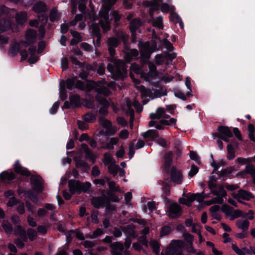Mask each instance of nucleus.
Here are the masks:
<instances>
[{
	"instance_id": "1",
	"label": "nucleus",
	"mask_w": 255,
	"mask_h": 255,
	"mask_svg": "<svg viewBox=\"0 0 255 255\" xmlns=\"http://www.w3.org/2000/svg\"><path fill=\"white\" fill-rule=\"evenodd\" d=\"M99 87L96 89L97 93L96 98L103 105L99 110V113L102 115H106L108 114V107L109 104L105 98L110 94V91L105 86Z\"/></svg>"
},
{
	"instance_id": "2",
	"label": "nucleus",
	"mask_w": 255,
	"mask_h": 255,
	"mask_svg": "<svg viewBox=\"0 0 255 255\" xmlns=\"http://www.w3.org/2000/svg\"><path fill=\"white\" fill-rule=\"evenodd\" d=\"M114 67L112 64L107 66L108 70L113 74V78H123L127 73V67L125 63L121 60H115Z\"/></svg>"
},
{
	"instance_id": "3",
	"label": "nucleus",
	"mask_w": 255,
	"mask_h": 255,
	"mask_svg": "<svg viewBox=\"0 0 255 255\" xmlns=\"http://www.w3.org/2000/svg\"><path fill=\"white\" fill-rule=\"evenodd\" d=\"M184 245L182 240H172L161 255H182L181 248Z\"/></svg>"
},
{
	"instance_id": "4",
	"label": "nucleus",
	"mask_w": 255,
	"mask_h": 255,
	"mask_svg": "<svg viewBox=\"0 0 255 255\" xmlns=\"http://www.w3.org/2000/svg\"><path fill=\"white\" fill-rule=\"evenodd\" d=\"M111 4L108 3L107 4L103 6L99 12L100 20L99 22L105 31L109 30L110 27V21L108 16V12L111 6Z\"/></svg>"
},
{
	"instance_id": "5",
	"label": "nucleus",
	"mask_w": 255,
	"mask_h": 255,
	"mask_svg": "<svg viewBox=\"0 0 255 255\" xmlns=\"http://www.w3.org/2000/svg\"><path fill=\"white\" fill-rule=\"evenodd\" d=\"M222 211L230 218L231 220L243 216L242 212L239 210H235L232 207L227 205H223L222 208Z\"/></svg>"
},
{
	"instance_id": "6",
	"label": "nucleus",
	"mask_w": 255,
	"mask_h": 255,
	"mask_svg": "<svg viewBox=\"0 0 255 255\" xmlns=\"http://www.w3.org/2000/svg\"><path fill=\"white\" fill-rule=\"evenodd\" d=\"M150 117L152 119L151 121L149 123V126L150 127H154L156 124V121L155 120L156 119H160L162 118L163 119H168L169 116L167 115L165 113L164 109L163 108H158L155 113H152L150 114Z\"/></svg>"
},
{
	"instance_id": "7",
	"label": "nucleus",
	"mask_w": 255,
	"mask_h": 255,
	"mask_svg": "<svg viewBox=\"0 0 255 255\" xmlns=\"http://www.w3.org/2000/svg\"><path fill=\"white\" fill-rule=\"evenodd\" d=\"M11 26L9 22L6 20L0 21V33L4 32ZM8 38L3 35L0 34V44L1 45L5 44L8 42Z\"/></svg>"
},
{
	"instance_id": "8",
	"label": "nucleus",
	"mask_w": 255,
	"mask_h": 255,
	"mask_svg": "<svg viewBox=\"0 0 255 255\" xmlns=\"http://www.w3.org/2000/svg\"><path fill=\"white\" fill-rule=\"evenodd\" d=\"M170 178L171 181L176 184H180L182 183L183 177L181 172L173 167L170 172Z\"/></svg>"
},
{
	"instance_id": "9",
	"label": "nucleus",
	"mask_w": 255,
	"mask_h": 255,
	"mask_svg": "<svg viewBox=\"0 0 255 255\" xmlns=\"http://www.w3.org/2000/svg\"><path fill=\"white\" fill-rule=\"evenodd\" d=\"M181 209L177 203H172L168 207V216L174 218L180 215Z\"/></svg>"
},
{
	"instance_id": "10",
	"label": "nucleus",
	"mask_w": 255,
	"mask_h": 255,
	"mask_svg": "<svg viewBox=\"0 0 255 255\" xmlns=\"http://www.w3.org/2000/svg\"><path fill=\"white\" fill-rule=\"evenodd\" d=\"M17 234L18 235L19 237L21 238L22 241L20 240L19 239H17L15 240V244L18 247L20 248H22L24 245V242H26V232L25 231L22 230V229L20 227H18Z\"/></svg>"
},
{
	"instance_id": "11",
	"label": "nucleus",
	"mask_w": 255,
	"mask_h": 255,
	"mask_svg": "<svg viewBox=\"0 0 255 255\" xmlns=\"http://www.w3.org/2000/svg\"><path fill=\"white\" fill-rule=\"evenodd\" d=\"M32 186L33 189L37 192H41L43 190L42 186V179L38 176H32L30 178Z\"/></svg>"
},
{
	"instance_id": "12",
	"label": "nucleus",
	"mask_w": 255,
	"mask_h": 255,
	"mask_svg": "<svg viewBox=\"0 0 255 255\" xmlns=\"http://www.w3.org/2000/svg\"><path fill=\"white\" fill-rule=\"evenodd\" d=\"M144 145V142L142 140H139L136 144L135 147L134 146V140H132L129 145V158H131L134 154L135 150L142 148Z\"/></svg>"
},
{
	"instance_id": "13",
	"label": "nucleus",
	"mask_w": 255,
	"mask_h": 255,
	"mask_svg": "<svg viewBox=\"0 0 255 255\" xmlns=\"http://www.w3.org/2000/svg\"><path fill=\"white\" fill-rule=\"evenodd\" d=\"M232 196L237 199H242L246 200H249L253 198L252 194L244 190H240L237 194L233 193Z\"/></svg>"
},
{
	"instance_id": "14",
	"label": "nucleus",
	"mask_w": 255,
	"mask_h": 255,
	"mask_svg": "<svg viewBox=\"0 0 255 255\" xmlns=\"http://www.w3.org/2000/svg\"><path fill=\"white\" fill-rule=\"evenodd\" d=\"M141 25V22L139 18H135L131 20L130 22V30L132 33V41L134 42L135 41V38L134 37V34L135 30H137L139 26Z\"/></svg>"
},
{
	"instance_id": "15",
	"label": "nucleus",
	"mask_w": 255,
	"mask_h": 255,
	"mask_svg": "<svg viewBox=\"0 0 255 255\" xmlns=\"http://www.w3.org/2000/svg\"><path fill=\"white\" fill-rule=\"evenodd\" d=\"M90 30L91 33L97 37V46H100L101 35L100 33V29L98 25L96 23H92L90 25Z\"/></svg>"
},
{
	"instance_id": "16",
	"label": "nucleus",
	"mask_w": 255,
	"mask_h": 255,
	"mask_svg": "<svg viewBox=\"0 0 255 255\" xmlns=\"http://www.w3.org/2000/svg\"><path fill=\"white\" fill-rule=\"evenodd\" d=\"M36 31L33 30H29L27 31L25 34V41H23L25 43V45H27V46L30 44L35 42L36 38Z\"/></svg>"
},
{
	"instance_id": "17",
	"label": "nucleus",
	"mask_w": 255,
	"mask_h": 255,
	"mask_svg": "<svg viewBox=\"0 0 255 255\" xmlns=\"http://www.w3.org/2000/svg\"><path fill=\"white\" fill-rule=\"evenodd\" d=\"M26 46L27 45H25V43L23 41L12 44L10 46L9 53L12 55H15L17 53L20 48Z\"/></svg>"
},
{
	"instance_id": "18",
	"label": "nucleus",
	"mask_w": 255,
	"mask_h": 255,
	"mask_svg": "<svg viewBox=\"0 0 255 255\" xmlns=\"http://www.w3.org/2000/svg\"><path fill=\"white\" fill-rule=\"evenodd\" d=\"M141 97L143 104H146L150 99H152L151 92L145 89L144 87H140Z\"/></svg>"
},
{
	"instance_id": "19",
	"label": "nucleus",
	"mask_w": 255,
	"mask_h": 255,
	"mask_svg": "<svg viewBox=\"0 0 255 255\" xmlns=\"http://www.w3.org/2000/svg\"><path fill=\"white\" fill-rule=\"evenodd\" d=\"M82 183L77 181H70L69 183V189L72 193L81 192Z\"/></svg>"
},
{
	"instance_id": "20",
	"label": "nucleus",
	"mask_w": 255,
	"mask_h": 255,
	"mask_svg": "<svg viewBox=\"0 0 255 255\" xmlns=\"http://www.w3.org/2000/svg\"><path fill=\"white\" fill-rule=\"evenodd\" d=\"M14 170L16 173L23 176H29L30 175L29 172L26 168L22 167L18 161H16L14 164Z\"/></svg>"
},
{
	"instance_id": "21",
	"label": "nucleus",
	"mask_w": 255,
	"mask_h": 255,
	"mask_svg": "<svg viewBox=\"0 0 255 255\" xmlns=\"http://www.w3.org/2000/svg\"><path fill=\"white\" fill-rule=\"evenodd\" d=\"M119 44V41L115 38H110L108 40V49L109 51L111 56L115 55L114 47L118 46Z\"/></svg>"
},
{
	"instance_id": "22",
	"label": "nucleus",
	"mask_w": 255,
	"mask_h": 255,
	"mask_svg": "<svg viewBox=\"0 0 255 255\" xmlns=\"http://www.w3.org/2000/svg\"><path fill=\"white\" fill-rule=\"evenodd\" d=\"M111 247L113 250L112 254L113 255H121V252L124 250L123 245L119 242L112 244Z\"/></svg>"
},
{
	"instance_id": "23",
	"label": "nucleus",
	"mask_w": 255,
	"mask_h": 255,
	"mask_svg": "<svg viewBox=\"0 0 255 255\" xmlns=\"http://www.w3.org/2000/svg\"><path fill=\"white\" fill-rule=\"evenodd\" d=\"M0 178L4 182H8L15 178V175L11 171H3L0 174Z\"/></svg>"
},
{
	"instance_id": "24",
	"label": "nucleus",
	"mask_w": 255,
	"mask_h": 255,
	"mask_svg": "<svg viewBox=\"0 0 255 255\" xmlns=\"http://www.w3.org/2000/svg\"><path fill=\"white\" fill-rule=\"evenodd\" d=\"M74 85L78 88H82L83 87L81 83L75 78L68 79L66 81V87L67 89H71Z\"/></svg>"
},
{
	"instance_id": "25",
	"label": "nucleus",
	"mask_w": 255,
	"mask_h": 255,
	"mask_svg": "<svg viewBox=\"0 0 255 255\" xmlns=\"http://www.w3.org/2000/svg\"><path fill=\"white\" fill-rule=\"evenodd\" d=\"M33 10L37 13L46 11L47 7L46 4L42 2L38 1L35 3L33 6Z\"/></svg>"
},
{
	"instance_id": "26",
	"label": "nucleus",
	"mask_w": 255,
	"mask_h": 255,
	"mask_svg": "<svg viewBox=\"0 0 255 255\" xmlns=\"http://www.w3.org/2000/svg\"><path fill=\"white\" fill-rule=\"evenodd\" d=\"M138 55V52L135 49H131L126 52L125 61L129 62L131 59H135Z\"/></svg>"
},
{
	"instance_id": "27",
	"label": "nucleus",
	"mask_w": 255,
	"mask_h": 255,
	"mask_svg": "<svg viewBox=\"0 0 255 255\" xmlns=\"http://www.w3.org/2000/svg\"><path fill=\"white\" fill-rule=\"evenodd\" d=\"M237 226L243 232L248 230L250 223L247 220H240L237 221Z\"/></svg>"
},
{
	"instance_id": "28",
	"label": "nucleus",
	"mask_w": 255,
	"mask_h": 255,
	"mask_svg": "<svg viewBox=\"0 0 255 255\" xmlns=\"http://www.w3.org/2000/svg\"><path fill=\"white\" fill-rule=\"evenodd\" d=\"M149 43L146 42L144 44V48L141 50V56L143 58L149 59L150 56V54L152 52L149 48Z\"/></svg>"
},
{
	"instance_id": "29",
	"label": "nucleus",
	"mask_w": 255,
	"mask_h": 255,
	"mask_svg": "<svg viewBox=\"0 0 255 255\" xmlns=\"http://www.w3.org/2000/svg\"><path fill=\"white\" fill-rule=\"evenodd\" d=\"M26 20L27 14L25 12L21 11L16 14V20L18 24H22L25 22Z\"/></svg>"
},
{
	"instance_id": "30",
	"label": "nucleus",
	"mask_w": 255,
	"mask_h": 255,
	"mask_svg": "<svg viewBox=\"0 0 255 255\" xmlns=\"http://www.w3.org/2000/svg\"><path fill=\"white\" fill-rule=\"evenodd\" d=\"M119 141L118 137H112L109 139V141L106 143L105 146H103V148L107 149H114V146L116 145Z\"/></svg>"
},
{
	"instance_id": "31",
	"label": "nucleus",
	"mask_w": 255,
	"mask_h": 255,
	"mask_svg": "<svg viewBox=\"0 0 255 255\" xmlns=\"http://www.w3.org/2000/svg\"><path fill=\"white\" fill-rule=\"evenodd\" d=\"M144 138H150L151 139H154L158 137V134L157 131L154 129H150L146 131L143 134Z\"/></svg>"
},
{
	"instance_id": "32",
	"label": "nucleus",
	"mask_w": 255,
	"mask_h": 255,
	"mask_svg": "<svg viewBox=\"0 0 255 255\" xmlns=\"http://www.w3.org/2000/svg\"><path fill=\"white\" fill-rule=\"evenodd\" d=\"M218 130L221 133L228 137L233 136L232 131L230 130L229 128L227 127H220L219 128Z\"/></svg>"
},
{
	"instance_id": "33",
	"label": "nucleus",
	"mask_w": 255,
	"mask_h": 255,
	"mask_svg": "<svg viewBox=\"0 0 255 255\" xmlns=\"http://www.w3.org/2000/svg\"><path fill=\"white\" fill-rule=\"evenodd\" d=\"M212 193L215 195H216L217 197H220L222 198L227 195L226 192L223 186H221L218 189L212 190Z\"/></svg>"
},
{
	"instance_id": "34",
	"label": "nucleus",
	"mask_w": 255,
	"mask_h": 255,
	"mask_svg": "<svg viewBox=\"0 0 255 255\" xmlns=\"http://www.w3.org/2000/svg\"><path fill=\"white\" fill-rule=\"evenodd\" d=\"M72 35L73 38L71 40V44L75 45L82 40L80 34L76 31H72Z\"/></svg>"
},
{
	"instance_id": "35",
	"label": "nucleus",
	"mask_w": 255,
	"mask_h": 255,
	"mask_svg": "<svg viewBox=\"0 0 255 255\" xmlns=\"http://www.w3.org/2000/svg\"><path fill=\"white\" fill-rule=\"evenodd\" d=\"M92 204L96 208H99L104 203L103 198L100 197L94 198L91 200Z\"/></svg>"
},
{
	"instance_id": "36",
	"label": "nucleus",
	"mask_w": 255,
	"mask_h": 255,
	"mask_svg": "<svg viewBox=\"0 0 255 255\" xmlns=\"http://www.w3.org/2000/svg\"><path fill=\"white\" fill-rule=\"evenodd\" d=\"M249 137L250 139L255 141V128L252 124H249L248 126Z\"/></svg>"
},
{
	"instance_id": "37",
	"label": "nucleus",
	"mask_w": 255,
	"mask_h": 255,
	"mask_svg": "<svg viewBox=\"0 0 255 255\" xmlns=\"http://www.w3.org/2000/svg\"><path fill=\"white\" fill-rule=\"evenodd\" d=\"M223 202V198L220 197H216L210 201H205L204 204L207 206H209L214 203L222 204Z\"/></svg>"
},
{
	"instance_id": "38",
	"label": "nucleus",
	"mask_w": 255,
	"mask_h": 255,
	"mask_svg": "<svg viewBox=\"0 0 255 255\" xmlns=\"http://www.w3.org/2000/svg\"><path fill=\"white\" fill-rule=\"evenodd\" d=\"M161 11L165 13L168 12H171L174 11V6L173 5H170L166 3H163L161 6Z\"/></svg>"
},
{
	"instance_id": "39",
	"label": "nucleus",
	"mask_w": 255,
	"mask_h": 255,
	"mask_svg": "<svg viewBox=\"0 0 255 255\" xmlns=\"http://www.w3.org/2000/svg\"><path fill=\"white\" fill-rule=\"evenodd\" d=\"M108 169L109 172L111 174L115 176L117 174V172L119 169V166L118 165H116L114 163H112L109 165Z\"/></svg>"
},
{
	"instance_id": "40",
	"label": "nucleus",
	"mask_w": 255,
	"mask_h": 255,
	"mask_svg": "<svg viewBox=\"0 0 255 255\" xmlns=\"http://www.w3.org/2000/svg\"><path fill=\"white\" fill-rule=\"evenodd\" d=\"M170 18L171 20L174 22H180V25L181 27H183V23L182 22H180L179 16L176 13L174 12L173 11L170 12Z\"/></svg>"
},
{
	"instance_id": "41",
	"label": "nucleus",
	"mask_w": 255,
	"mask_h": 255,
	"mask_svg": "<svg viewBox=\"0 0 255 255\" xmlns=\"http://www.w3.org/2000/svg\"><path fill=\"white\" fill-rule=\"evenodd\" d=\"M60 17V14L55 9L51 11L50 14V19L51 21L54 22L57 20Z\"/></svg>"
},
{
	"instance_id": "42",
	"label": "nucleus",
	"mask_w": 255,
	"mask_h": 255,
	"mask_svg": "<svg viewBox=\"0 0 255 255\" xmlns=\"http://www.w3.org/2000/svg\"><path fill=\"white\" fill-rule=\"evenodd\" d=\"M149 246L153 249L154 252L156 254L159 252V245L156 241H151L149 243Z\"/></svg>"
},
{
	"instance_id": "43",
	"label": "nucleus",
	"mask_w": 255,
	"mask_h": 255,
	"mask_svg": "<svg viewBox=\"0 0 255 255\" xmlns=\"http://www.w3.org/2000/svg\"><path fill=\"white\" fill-rule=\"evenodd\" d=\"M162 191L166 195H168L170 193V186L167 183V180L162 182Z\"/></svg>"
},
{
	"instance_id": "44",
	"label": "nucleus",
	"mask_w": 255,
	"mask_h": 255,
	"mask_svg": "<svg viewBox=\"0 0 255 255\" xmlns=\"http://www.w3.org/2000/svg\"><path fill=\"white\" fill-rule=\"evenodd\" d=\"M103 234V231L101 229L98 228L94 232H93L92 234L87 235L86 237H89L91 239H94L95 238L97 237L98 236L102 235Z\"/></svg>"
},
{
	"instance_id": "45",
	"label": "nucleus",
	"mask_w": 255,
	"mask_h": 255,
	"mask_svg": "<svg viewBox=\"0 0 255 255\" xmlns=\"http://www.w3.org/2000/svg\"><path fill=\"white\" fill-rule=\"evenodd\" d=\"M104 163L105 165H110L113 162V158L112 155L109 153H106L104 154Z\"/></svg>"
},
{
	"instance_id": "46",
	"label": "nucleus",
	"mask_w": 255,
	"mask_h": 255,
	"mask_svg": "<svg viewBox=\"0 0 255 255\" xmlns=\"http://www.w3.org/2000/svg\"><path fill=\"white\" fill-rule=\"evenodd\" d=\"M227 149H228V155L227 158L228 159L231 160L234 158L235 154V152L234 150V149L232 145H228L227 146Z\"/></svg>"
},
{
	"instance_id": "47",
	"label": "nucleus",
	"mask_w": 255,
	"mask_h": 255,
	"mask_svg": "<svg viewBox=\"0 0 255 255\" xmlns=\"http://www.w3.org/2000/svg\"><path fill=\"white\" fill-rule=\"evenodd\" d=\"M127 106L128 108V113L129 114V115L130 116V119L132 120L133 119L134 117V111L133 109L131 108L132 106V103L129 100H127Z\"/></svg>"
},
{
	"instance_id": "48",
	"label": "nucleus",
	"mask_w": 255,
	"mask_h": 255,
	"mask_svg": "<svg viewBox=\"0 0 255 255\" xmlns=\"http://www.w3.org/2000/svg\"><path fill=\"white\" fill-rule=\"evenodd\" d=\"M162 17L161 16H158L157 18L153 22V25L154 26H156L159 29L163 28L162 24Z\"/></svg>"
},
{
	"instance_id": "49",
	"label": "nucleus",
	"mask_w": 255,
	"mask_h": 255,
	"mask_svg": "<svg viewBox=\"0 0 255 255\" xmlns=\"http://www.w3.org/2000/svg\"><path fill=\"white\" fill-rule=\"evenodd\" d=\"M172 155V153L169 152L167 153L165 156L164 167H165V168L166 170H167V168L170 165L171 158Z\"/></svg>"
},
{
	"instance_id": "50",
	"label": "nucleus",
	"mask_w": 255,
	"mask_h": 255,
	"mask_svg": "<svg viewBox=\"0 0 255 255\" xmlns=\"http://www.w3.org/2000/svg\"><path fill=\"white\" fill-rule=\"evenodd\" d=\"M79 99V96L78 95H73L70 98L71 103L75 106H78L80 104Z\"/></svg>"
},
{
	"instance_id": "51",
	"label": "nucleus",
	"mask_w": 255,
	"mask_h": 255,
	"mask_svg": "<svg viewBox=\"0 0 255 255\" xmlns=\"http://www.w3.org/2000/svg\"><path fill=\"white\" fill-rule=\"evenodd\" d=\"M166 119H167L161 120L160 121V124L162 125L169 126L175 124L176 122V119L174 118H171L169 120H167Z\"/></svg>"
},
{
	"instance_id": "52",
	"label": "nucleus",
	"mask_w": 255,
	"mask_h": 255,
	"mask_svg": "<svg viewBox=\"0 0 255 255\" xmlns=\"http://www.w3.org/2000/svg\"><path fill=\"white\" fill-rule=\"evenodd\" d=\"M84 120L86 122L91 123L96 120V116L91 113H88L84 116Z\"/></svg>"
},
{
	"instance_id": "53",
	"label": "nucleus",
	"mask_w": 255,
	"mask_h": 255,
	"mask_svg": "<svg viewBox=\"0 0 255 255\" xmlns=\"http://www.w3.org/2000/svg\"><path fill=\"white\" fill-rule=\"evenodd\" d=\"M183 236L187 242V244L193 243L194 241V237L190 234L185 233L183 234Z\"/></svg>"
},
{
	"instance_id": "54",
	"label": "nucleus",
	"mask_w": 255,
	"mask_h": 255,
	"mask_svg": "<svg viewBox=\"0 0 255 255\" xmlns=\"http://www.w3.org/2000/svg\"><path fill=\"white\" fill-rule=\"evenodd\" d=\"M118 131V129L115 126H113L111 125L110 127L106 129V132L107 134L110 135H114L117 131Z\"/></svg>"
},
{
	"instance_id": "55",
	"label": "nucleus",
	"mask_w": 255,
	"mask_h": 255,
	"mask_svg": "<svg viewBox=\"0 0 255 255\" xmlns=\"http://www.w3.org/2000/svg\"><path fill=\"white\" fill-rule=\"evenodd\" d=\"M27 234L29 239L32 241L35 240L37 236V232L31 229L28 230Z\"/></svg>"
},
{
	"instance_id": "56",
	"label": "nucleus",
	"mask_w": 255,
	"mask_h": 255,
	"mask_svg": "<svg viewBox=\"0 0 255 255\" xmlns=\"http://www.w3.org/2000/svg\"><path fill=\"white\" fill-rule=\"evenodd\" d=\"M232 248L233 250L238 255H245L243 249L242 250L240 249L236 245L233 244L232 245Z\"/></svg>"
},
{
	"instance_id": "57",
	"label": "nucleus",
	"mask_w": 255,
	"mask_h": 255,
	"mask_svg": "<svg viewBox=\"0 0 255 255\" xmlns=\"http://www.w3.org/2000/svg\"><path fill=\"white\" fill-rule=\"evenodd\" d=\"M192 232L196 233L197 235L201 233V227L199 224L194 223L192 226Z\"/></svg>"
},
{
	"instance_id": "58",
	"label": "nucleus",
	"mask_w": 255,
	"mask_h": 255,
	"mask_svg": "<svg viewBox=\"0 0 255 255\" xmlns=\"http://www.w3.org/2000/svg\"><path fill=\"white\" fill-rule=\"evenodd\" d=\"M171 231V229L169 226L163 227L160 232V236H163L168 235Z\"/></svg>"
},
{
	"instance_id": "59",
	"label": "nucleus",
	"mask_w": 255,
	"mask_h": 255,
	"mask_svg": "<svg viewBox=\"0 0 255 255\" xmlns=\"http://www.w3.org/2000/svg\"><path fill=\"white\" fill-rule=\"evenodd\" d=\"M245 170L247 173L250 174L253 176L255 175V168L253 165H247L245 168Z\"/></svg>"
},
{
	"instance_id": "60",
	"label": "nucleus",
	"mask_w": 255,
	"mask_h": 255,
	"mask_svg": "<svg viewBox=\"0 0 255 255\" xmlns=\"http://www.w3.org/2000/svg\"><path fill=\"white\" fill-rule=\"evenodd\" d=\"M91 184L90 182H86L85 183H82L81 187V192H87L89 191L90 188H91Z\"/></svg>"
},
{
	"instance_id": "61",
	"label": "nucleus",
	"mask_w": 255,
	"mask_h": 255,
	"mask_svg": "<svg viewBox=\"0 0 255 255\" xmlns=\"http://www.w3.org/2000/svg\"><path fill=\"white\" fill-rule=\"evenodd\" d=\"M165 61V57L162 55H157L155 57V63L157 65H161Z\"/></svg>"
},
{
	"instance_id": "62",
	"label": "nucleus",
	"mask_w": 255,
	"mask_h": 255,
	"mask_svg": "<svg viewBox=\"0 0 255 255\" xmlns=\"http://www.w3.org/2000/svg\"><path fill=\"white\" fill-rule=\"evenodd\" d=\"M131 69L132 71H133L136 74H141V70L140 67L136 64H131Z\"/></svg>"
},
{
	"instance_id": "63",
	"label": "nucleus",
	"mask_w": 255,
	"mask_h": 255,
	"mask_svg": "<svg viewBox=\"0 0 255 255\" xmlns=\"http://www.w3.org/2000/svg\"><path fill=\"white\" fill-rule=\"evenodd\" d=\"M156 142L158 145L163 147H165L168 145L167 141L164 138L162 137L158 138L156 140Z\"/></svg>"
},
{
	"instance_id": "64",
	"label": "nucleus",
	"mask_w": 255,
	"mask_h": 255,
	"mask_svg": "<svg viewBox=\"0 0 255 255\" xmlns=\"http://www.w3.org/2000/svg\"><path fill=\"white\" fill-rule=\"evenodd\" d=\"M2 227L6 233H9L12 230L11 225L7 222H4L2 224Z\"/></svg>"
}]
</instances>
